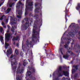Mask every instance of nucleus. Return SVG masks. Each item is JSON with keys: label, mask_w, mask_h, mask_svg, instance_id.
<instances>
[{"label": "nucleus", "mask_w": 80, "mask_h": 80, "mask_svg": "<svg viewBox=\"0 0 80 80\" xmlns=\"http://www.w3.org/2000/svg\"><path fill=\"white\" fill-rule=\"evenodd\" d=\"M34 35V34H32V41H30L29 42V41L28 40L27 41H26V45H27L28 47H29V45H30V47L33 48V46L34 45L33 43H34L35 42V40L34 38L38 39L37 37L35 36Z\"/></svg>", "instance_id": "nucleus-1"}, {"label": "nucleus", "mask_w": 80, "mask_h": 80, "mask_svg": "<svg viewBox=\"0 0 80 80\" xmlns=\"http://www.w3.org/2000/svg\"><path fill=\"white\" fill-rule=\"evenodd\" d=\"M12 33H6L5 34V48L7 49L8 47L9 46V44L7 43V42H8L10 40V38L11 37V36L12 35Z\"/></svg>", "instance_id": "nucleus-2"}, {"label": "nucleus", "mask_w": 80, "mask_h": 80, "mask_svg": "<svg viewBox=\"0 0 80 80\" xmlns=\"http://www.w3.org/2000/svg\"><path fill=\"white\" fill-rule=\"evenodd\" d=\"M29 0H27L26 1V4H28V6L26 5V9L28 11H32V9L33 8V7H29L28 6H32L33 5V2H28Z\"/></svg>", "instance_id": "nucleus-3"}, {"label": "nucleus", "mask_w": 80, "mask_h": 80, "mask_svg": "<svg viewBox=\"0 0 80 80\" xmlns=\"http://www.w3.org/2000/svg\"><path fill=\"white\" fill-rule=\"evenodd\" d=\"M24 20L25 21L26 23L24 25H23L22 26L24 28L26 29L28 28L29 26V19L28 18H26L24 20L22 21V23L24 22Z\"/></svg>", "instance_id": "nucleus-4"}, {"label": "nucleus", "mask_w": 80, "mask_h": 80, "mask_svg": "<svg viewBox=\"0 0 80 80\" xmlns=\"http://www.w3.org/2000/svg\"><path fill=\"white\" fill-rule=\"evenodd\" d=\"M35 7H36L37 6H39L38 8H37L36 9H35V13H39V12L38 11V10L40 9V7L42 8V4L41 3H39L38 2H36L35 3Z\"/></svg>", "instance_id": "nucleus-5"}, {"label": "nucleus", "mask_w": 80, "mask_h": 80, "mask_svg": "<svg viewBox=\"0 0 80 80\" xmlns=\"http://www.w3.org/2000/svg\"><path fill=\"white\" fill-rule=\"evenodd\" d=\"M25 68L24 67H22L21 68L20 66H18L17 69V71H16V73L17 74H21L23 72V71L24 70Z\"/></svg>", "instance_id": "nucleus-6"}, {"label": "nucleus", "mask_w": 80, "mask_h": 80, "mask_svg": "<svg viewBox=\"0 0 80 80\" xmlns=\"http://www.w3.org/2000/svg\"><path fill=\"white\" fill-rule=\"evenodd\" d=\"M9 17L10 18V19L11 21H13L11 22V24H16L17 19L16 18H13L12 16H10Z\"/></svg>", "instance_id": "nucleus-7"}, {"label": "nucleus", "mask_w": 80, "mask_h": 80, "mask_svg": "<svg viewBox=\"0 0 80 80\" xmlns=\"http://www.w3.org/2000/svg\"><path fill=\"white\" fill-rule=\"evenodd\" d=\"M12 53V49L11 48H10L9 49H8L7 50L6 52V55L7 56H9L10 55H11Z\"/></svg>", "instance_id": "nucleus-8"}, {"label": "nucleus", "mask_w": 80, "mask_h": 80, "mask_svg": "<svg viewBox=\"0 0 80 80\" xmlns=\"http://www.w3.org/2000/svg\"><path fill=\"white\" fill-rule=\"evenodd\" d=\"M33 33L34 34H33V35H34L35 36H38V37H37L38 38H39V33L37 31H36L35 29H33Z\"/></svg>", "instance_id": "nucleus-9"}, {"label": "nucleus", "mask_w": 80, "mask_h": 80, "mask_svg": "<svg viewBox=\"0 0 80 80\" xmlns=\"http://www.w3.org/2000/svg\"><path fill=\"white\" fill-rule=\"evenodd\" d=\"M23 5V4L20 1H19L18 3H17L16 6V9H19L20 7V5Z\"/></svg>", "instance_id": "nucleus-10"}, {"label": "nucleus", "mask_w": 80, "mask_h": 80, "mask_svg": "<svg viewBox=\"0 0 80 80\" xmlns=\"http://www.w3.org/2000/svg\"><path fill=\"white\" fill-rule=\"evenodd\" d=\"M17 29V26H14L12 27V28L11 29V32H13V34L14 32V31H15V29Z\"/></svg>", "instance_id": "nucleus-11"}, {"label": "nucleus", "mask_w": 80, "mask_h": 80, "mask_svg": "<svg viewBox=\"0 0 80 80\" xmlns=\"http://www.w3.org/2000/svg\"><path fill=\"white\" fill-rule=\"evenodd\" d=\"M38 20H36L34 21V26H33L34 28H37V25H38Z\"/></svg>", "instance_id": "nucleus-12"}, {"label": "nucleus", "mask_w": 80, "mask_h": 80, "mask_svg": "<svg viewBox=\"0 0 80 80\" xmlns=\"http://www.w3.org/2000/svg\"><path fill=\"white\" fill-rule=\"evenodd\" d=\"M19 39V37L17 36L16 37H14L12 38V41H14L15 40H18Z\"/></svg>", "instance_id": "nucleus-13"}, {"label": "nucleus", "mask_w": 80, "mask_h": 80, "mask_svg": "<svg viewBox=\"0 0 80 80\" xmlns=\"http://www.w3.org/2000/svg\"><path fill=\"white\" fill-rule=\"evenodd\" d=\"M28 62L26 61V60H25L23 61V65L25 67L26 66V65L28 64Z\"/></svg>", "instance_id": "nucleus-14"}, {"label": "nucleus", "mask_w": 80, "mask_h": 80, "mask_svg": "<svg viewBox=\"0 0 80 80\" xmlns=\"http://www.w3.org/2000/svg\"><path fill=\"white\" fill-rule=\"evenodd\" d=\"M62 73H63L65 76H68V72L62 71Z\"/></svg>", "instance_id": "nucleus-15"}, {"label": "nucleus", "mask_w": 80, "mask_h": 80, "mask_svg": "<svg viewBox=\"0 0 80 80\" xmlns=\"http://www.w3.org/2000/svg\"><path fill=\"white\" fill-rule=\"evenodd\" d=\"M16 80H21V77L19 75L16 76Z\"/></svg>", "instance_id": "nucleus-16"}, {"label": "nucleus", "mask_w": 80, "mask_h": 80, "mask_svg": "<svg viewBox=\"0 0 80 80\" xmlns=\"http://www.w3.org/2000/svg\"><path fill=\"white\" fill-rule=\"evenodd\" d=\"M22 10H20L18 11V14L19 15H21L22 14Z\"/></svg>", "instance_id": "nucleus-17"}, {"label": "nucleus", "mask_w": 80, "mask_h": 80, "mask_svg": "<svg viewBox=\"0 0 80 80\" xmlns=\"http://www.w3.org/2000/svg\"><path fill=\"white\" fill-rule=\"evenodd\" d=\"M11 10V8H8L7 10H6V13H7L8 14L9 12Z\"/></svg>", "instance_id": "nucleus-18"}, {"label": "nucleus", "mask_w": 80, "mask_h": 80, "mask_svg": "<svg viewBox=\"0 0 80 80\" xmlns=\"http://www.w3.org/2000/svg\"><path fill=\"white\" fill-rule=\"evenodd\" d=\"M27 73L28 74V76H30L32 74V72L30 71H28L27 72Z\"/></svg>", "instance_id": "nucleus-19"}, {"label": "nucleus", "mask_w": 80, "mask_h": 80, "mask_svg": "<svg viewBox=\"0 0 80 80\" xmlns=\"http://www.w3.org/2000/svg\"><path fill=\"white\" fill-rule=\"evenodd\" d=\"M3 38L2 37V36H1L0 37V40L1 41V42H3Z\"/></svg>", "instance_id": "nucleus-20"}, {"label": "nucleus", "mask_w": 80, "mask_h": 80, "mask_svg": "<svg viewBox=\"0 0 80 80\" xmlns=\"http://www.w3.org/2000/svg\"><path fill=\"white\" fill-rule=\"evenodd\" d=\"M16 62H11V65L12 66H13L14 65H16Z\"/></svg>", "instance_id": "nucleus-21"}, {"label": "nucleus", "mask_w": 80, "mask_h": 80, "mask_svg": "<svg viewBox=\"0 0 80 80\" xmlns=\"http://www.w3.org/2000/svg\"><path fill=\"white\" fill-rule=\"evenodd\" d=\"M17 66H12V70H14V69H15V71H16V69H17Z\"/></svg>", "instance_id": "nucleus-22"}, {"label": "nucleus", "mask_w": 80, "mask_h": 80, "mask_svg": "<svg viewBox=\"0 0 80 80\" xmlns=\"http://www.w3.org/2000/svg\"><path fill=\"white\" fill-rule=\"evenodd\" d=\"M3 28H0V32H1V33L3 34Z\"/></svg>", "instance_id": "nucleus-23"}, {"label": "nucleus", "mask_w": 80, "mask_h": 80, "mask_svg": "<svg viewBox=\"0 0 80 80\" xmlns=\"http://www.w3.org/2000/svg\"><path fill=\"white\" fill-rule=\"evenodd\" d=\"M50 54L49 53V54H47V57H48V58H50Z\"/></svg>", "instance_id": "nucleus-24"}, {"label": "nucleus", "mask_w": 80, "mask_h": 80, "mask_svg": "<svg viewBox=\"0 0 80 80\" xmlns=\"http://www.w3.org/2000/svg\"><path fill=\"white\" fill-rule=\"evenodd\" d=\"M69 34L71 35L72 37H74V34H73V33H72L71 34V32H69Z\"/></svg>", "instance_id": "nucleus-25"}, {"label": "nucleus", "mask_w": 80, "mask_h": 80, "mask_svg": "<svg viewBox=\"0 0 80 80\" xmlns=\"http://www.w3.org/2000/svg\"><path fill=\"white\" fill-rule=\"evenodd\" d=\"M15 52L16 55H18V51L17 50V49H15Z\"/></svg>", "instance_id": "nucleus-26"}, {"label": "nucleus", "mask_w": 80, "mask_h": 80, "mask_svg": "<svg viewBox=\"0 0 80 80\" xmlns=\"http://www.w3.org/2000/svg\"><path fill=\"white\" fill-rule=\"evenodd\" d=\"M32 72H35V69L34 68H32Z\"/></svg>", "instance_id": "nucleus-27"}, {"label": "nucleus", "mask_w": 80, "mask_h": 80, "mask_svg": "<svg viewBox=\"0 0 80 80\" xmlns=\"http://www.w3.org/2000/svg\"><path fill=\"white\" fill-rule=\"evenodd\" d=\"M5 15H3L2 16V17H1L0 18V20H3V18L4 16H5Z\"/></svg>", "instance_id": "nucleus-28"}, {"label": "nucleus", "mask_w": 80, "mask_h": 80, "mask_svg": "<svg viewBox=\"0 0 80 80\" xmlns=\"http://www.w3.org/2000/svg\"><path fill=\"white\" fill-rule=\"evenodd\" d=\"M2 10H4V11H5L6 10V8L5 7H2Z\"/></svg>", "instance_id": "nucleus-29"}, {"label": "nucleus", "mask_w": 80, "mask_h": 80, "mask_svg": "<svg viewBox=\"0 0 80 80\" xmlns=\"http://www.w3.org/2000/svg\"><path fill=\"white\" fill-rule=\"evenodd\" d=\"M12 5H13V3H10L9 4V7L10 8H12Z\"/></svg>", "instance_id": "nucleus-30"}, {"label": "nucleus", "mask_w": 80, "mask_h": 80, "mask_svg": "<svg viewBox=\"0 0 80 80\" xmlns=\"http://www.w3.org/2000/svg\"><path fill=\"white\" fill-rule=\"evenodd\" d=\"M28 14V12L26 10V12L25 13V16H26Z\"/></svg>", "instance_id": "nucleus-31"}, {"label": "nucleus", "mask_w": 80, "mask_h": 80, "mask_svg": "<svg viewBox=\"0 0 80 80\" xmlns=\"http://www.w3.org/2000/svg\"><path fill=\"white\" fill-rule=\"evenodd\" d=\"M68 56H67V55H65L63 56V58H65V59H66L67 58H68Z\"/></svg>", "instance_id": "nucleus-32"}, {"label": "nucleus", "mask_w": 80, "mask_h": 80, "mask_svg": "<svg viewBox=\"0 0 80 80\" xmlns=\"http://www.w3.org/2000/svg\"><path fill=\"white\" fill-rule=\"evenodd\" d=\"M21 15H17V17L18 18H21Z\"/></svg>", "instance_id": "nucleus-33"}, {"label": "nucleus", "mask_w": 80, "mask_h": 80, "mask_svg": "<svg viewBox=\"0 0 80 80\" xmlns=\"http://www.w3.org/2000/svg\"><path fill=\"white\" fill-rule=\"evenodd\" d=\"M75 72V70L74 69H72V73H73V72Z\"/></svg>", "instance_id": "nucleus-34"}, {"label": "nucleus", "mask_w": 80, "mask_h": 80, "mask_svg": "<svg viewBox=\"0 0 80 80\" xmlns=\"http://www.w3.org/2000/svg\"><path fill=\"white\" fill-rule=\"evenodd\" d=\"M28 68L29 70H31V69H32V67H29Z\"/></svg>", "instance_id": "nucleus-35"}, {"label": "nucleus", "mask_w": 80, "mask_h": 80, "mask_svg": "<svg viewBox=\"0 0 80 80\" xmlns=\"http://www.w3.org/2000/svg\"><path fill=\"white\" fill-rule=\"evenodd\" d=\"M2 26H4V25H5V23H4L3 22H2Z\"/></svg>", "instance_id": "nucleus-36"}, {"label": "nucleus", "mask_w": 80, "mask_h": 80, "mask_svg": "<svg viewBox=\"0 0 80 80\" xmlns=\"http://www.w3.org/2000/svg\"><path fill=\"white\" fill-rule=\"evenodd\" d=\"M7 27H8V29H9L11 28L9 26V25H8Z\"/></svg>", "instance_id": "nucleus-37"}, {"label": "nucleus", "mask_w": 80, "mask_h": 80, "mask_svg": "<svg viewBox=\"0 0 80 80\" xmlns=\"http://www.w3.org/2000/svg\"><path fill=\"white\" fill-rule=\"evenodd\" d=\"M6 22H8V18H7L6 19Z\"/></svg>", "instance_id": "nucleus-38"}, {"label": "nucleus", "mask_w": 80, "mask_h": 80, "mask_svg": "<svg viewBox=\"0 0 80 80\" xmlns=\"http://www.w3.org/2000/svg\"><path fill=\"white\" fill-rule=\"evenodd\" d=\"M13 55L12 54L10 57V58H12L13 57Z\"/></svg>", "instance_id": "nucleus-39"}, {"label": "nucleus", "mask_w": 80, "mask_h": 80, "mask_svg": "<svg viewBox=\"0 0 80 80\" xmlns=\"http://www.w3.org/2000/svg\"><path fill=\"white\" fill-rule=\"evenodd\" d=\"M38 16V15H34V17L36 18V17H37Z\"/></svg>", "instance_id": "nucleus-40"}, {"label": "nucleus", "mask_w": 80, "mask_h": 80, "mask_svg": "<svg viewBox=\"0 0 80 80\" xmlns=\"http://www.w3.org/2000/svg\"><path fill=\"white\" fill-rule=\"evenodd\" d=\"M32 80H36L35 78L34 77H33L32 78Z\"/></svg>", "instance_id": "nucleus-41"}, {"label": "nucleus", "mask_w": 80, "mask_h": 80, "mask_svg": "<svg viewBox=\"0 0 80 80\" xmlns=\"http://www.w3.org/2000/svg\"><path fill=\"white\" fill-rule=\"evenodd\" d=\"M9 30H10L9 29H8L7 30V33L9 32Z\"/></svg>", "instance_id": "nucleus-42"}, {"label": "nucleus", "mask_w": 80, "mask_h": 80, "mask_svg": "<svg viewBox=\"0 0 80 80\" xmlns=\"http://www.w3.org/2000/svg\"><path fill=\"white\" fill-rule=\"evenodd\" d=\"M61 66H60L59 68V71H60L61 70Z\"/></svg>", "instance_id": "nucleus-43"}, {"label": "nucleus", "mask_w": 80, "mask_h": 80, "mask_svg": "<svg viewBox=\"0 0 80 80\" xmlns=\"http://www.w3.org/2000/svg\"><path fill=\"white\" fill-rule=\"evenodd\" d=\"M64 47H65V48H67L68 47V45L67 44H66L65 46H64Z\"/></svg>", "instance_id": "nucleus-44"}, {"label": "nucleus", "mask_w": 80, "mask_h": 80, "mask_svg": "<svg viewBox=\"0 0 80 80\" xmlns=\"http://www.w3.org/2000/svg\"><path fill=\"white\" fill-rule=\"evenodd\" d=\"M75 67V69L76 70H77V66H74Z\"/></svg>", "instance_id": "nucleus-45"}, {"label": "nucleus", "mask_w": 80, "mask_h": 80, "mask_svg": "<svg viewBox=\"0 0 80 80\" xmlns=\"http://www.w3.org/2000/svg\"><path fill=\"white\" fill-rule=\"evenodd\" d=\"M46 46V44H45V46L44 47V49L45 50L46 49V47H45Z\"/></svg>", "instance_id": "nucleus-46"}, {"label": "nucleus", "mask_w": 80, "mask_h": 80, "mask_svg": "<svg viewBox=\"0 0 80 80\" xmlns=\"http://www.w3.org/2000/svg\"><path fill=\"white\" fill-rule=\"evenodd\" d=\"M16 46L17 47H18L19 46V44L18 43H17V44H16Z\"/></svg>", "instance_id": "nucleus-47"}, {"label": "nucleus", "mask_w": 80, "mask_h": 80, "mask_svg": "<svg viewBox=\"0 0 80 80\" xmlns=\"http://www.w3.org/2000/svg\"><path fill=\"white\" fill-rule=\"evenodd\" d=\"M31 22L30 23V25H32V21H31Z\"/></svg>", "instance_id": "nucleus-48"}, {"label": "nucleus", "mask_w": 80, "mask_h": 80, "mask_svg": "<svg viewBox=\"0 0 80 80\" xmlns=\"http://www.w3.org/2000/svg\"><path fill=\"white\" fill-rule=\"evenodd\" d=\"M2 26H3V27L4 28H6V26L5 25H3Z\"/></svg>", "instance_id": "nucleus-49"}, {"label": "nucleus", "mask_w": 80, "mask_h": 80, "mask_svg": "<svg viewBox=\"0 0 80 80\" xmlns=\"http://www.w3.org/2000/svg\"><path fill=\"white\" fill-rule=\"evenodd\" d=\"M3 3H4V2H3L2 3L0 4V6H2V4H3Z\"/></svg>", "instance_id": "nucleus-50"}, {"label": "nucleus", "mask_w": 80, "mask_h": 80, "mask_svg": "<svg viewBox=\"0 0 80 80\" xmlns=\"http://www.w3.org/2000/svg\"><path fill=\"white\" fill-rule=\"evenodd\" d=\"M29 16H32V14H31V13L30 14H29Z\"/></svg>", "instance_id": "nucleus-51"}, {"label": "nucleus", "mask_w": 80, "mask_h": 80, "mask_svg": "<svg viewBox=\"0 0 80 80\" xmlns=\"http://www.w3.org/2000/svg\"><path fill=\"white\" fill-rule=\"evenodd\" d=\"M20 55H21V56H22L23 55V54H22V52H21V53H20Z\"/></svg>", "instance_id": "nucleus-52"}, {"label": "nucleus", "mask_w": 80, "mask_h": 80, "mask_svg": "<svg viewBox=\"0 0 80 80\" xmlns=\"http://www.w3.org/2000/svg\"><path fill=\"white\" fill-rule=\"evenodd\" d=\"M65 77H63V78H62V79H63V80H65Z\"/></svg>", "instance_id": "nucleus-53"}, {"label": "nucleus", "mask_w": 80, "mask_h": 80, "mask_svg": "<svg viewBox=\"0 0 80 80\" xmlns=\"http://www.w3.org/2000/svg\"><path fill=\"white\" fill-rule=\"evenodd\" d=\"M30 51V49H28L27 51L28 52V51Z\"/></svg>", "instance_id": "nucleus-54"}, {"label": "nucleus", "mask_w": 80, "mask_h": 80, "mask_svg": "<svg viewBox=\"0 0 80 80\" xmlns=\"http://www.w3.org/2000/svg\"><path fill=\"white\" fill-rule=\"evenodd\" d=\"M31 54H32V52H31Z\"/></svg>", "instance_id": "nucleus-55"}, {"label": "nucleus", "mask_w": 80, "mask_h": 80, "mask_svg": "<svg viewBox=\"0 0 80 80\" xmlns=\"http://www.w3.org/2000/svg\"><path fill=\"white\" fill-rule=\"evenodd\" d=\"M4 52L5 53H6V51H4Z\"/></svg>", "instance_id": "nucleus-56"}, {"label": "nucleus", "mask_w": 80, "mask_h": 80, "mask_svg": "<svg viewBox=\"0 0 80 80\" xmlns=\"http://www.w3.org/2000/svg\"><path fill=\"white\" fill-rule=\"evenodd\" d=\"M61 74H59V76H61L62 75H61Z\"/></svg>", "instance_id": "nucleus-57"}, {"label": "nucleus", "mask_w": 80, "mask_h": 80, "mask_svg": "<svg viewBox=\"0 0 80 80\" xmlns=\"http://www.w3.org/2000/svg\"><path fill=\"white\" fill-rule=\"evenodd\" d=\"M27 80H30V79L29 78H28Z\"/></svg>", "instance_id": "nucleus-58"}, {"label": "nucleus", "mask_w": 80, "mask_h": 80, "mask_svg": "<svg viewBox=\"0 0 80 80\" xmlns=\"http://www.w3.org/2000/svg\"><path fill=\"white\" fill-rule=\"evenodd\" d=\"M14 34L15 35H16V33H15V34Z\"/></svg>", "instance_id": "nucleus-59"}, {"label": "nucleus", "mask_w": 80, "mask_h": 80, "mask_svg": "<svg viewBox=\"0 0 80 80\" xmlns=\"http://www.w3.org/2000/svg\"><path fill=\"white\" fill-rule=\"evenodd\" d=\"M15 1H17L18 0H14Z\"/></svg>", "instance_id": "nucleus-60"}, {"label": "nucleus", "mask_w": 80, "mask_h": 80, "mask_svg": "<svg viewBox=\"0 0 80 80\" xmlns=\"http://www.w3.org/2000/svg\"><path fill=\"white\" fill-rule=\"evenodd\" d=\"M28 33L29 34H31V33L30 32H29Z\"/></svg>", "instance_id": "nucleus-61"}, {"label": "nucleus", "mask_w": 80, "mask_h": 80, "mask_svg": "<svg viewBox=\"0 0 80 80\" xmlns=\"http://www.w3.org/2000/svg\"><path fill=\"white\" fill-rule=\"evenodd\" d=\"M40 14H41V15L42 16V13H41Z\"/></svg>", "instance_id": "nucleus-62"}, {"label": "nucleus", "mask_w": 80, "mask_h": 80, "mask_svg": "<svg viewBox=\"0 0 80 80\" xmlns=\"http://www.w3.org/2000/svg\"><path fill=\"white\" fill-rule=\"evenodd\" d=\"M41 1V2L42 1V0H40Z\"/></svg>", "instance_id": "nucleus-63"}, {"label": "nucleus", "mask_w": 80, "mask_h": 80, "mask_svg": "<svg viewBox=\"0 0 80 80\" xmlns=\"http://www.w3.org/2000/svg\"><path fill=\"white\" fill-rule=\"evenodd\" d=\"M66 79H68V78H66Z\"/></svg>", "instance_id": "nucleus-64"}]
</instances>
